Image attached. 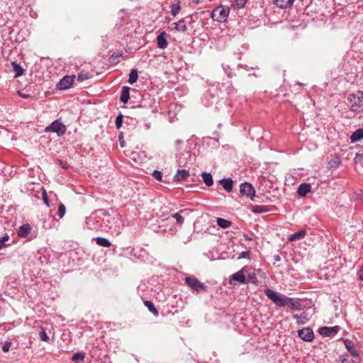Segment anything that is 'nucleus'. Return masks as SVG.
<instances>
[{
	"mask_svg": "<svg viewBox=\"0 0 363 363\" xmlns=\"http://www.w3.org/2000/svg\"><path fill=\"white\" fill-rule=\"evenodd\" d=\"M348 101L352 111L356 113L363 111V91H359L355 94L350 95Z\"/></svg>",
	"mask_w": 363,
	"mask_h": 363,
	"instance_id": "obj_1",
	"label": "nucleus"
},
{
	"mask_svg": "<svg viewBox=\"0 0 363 363\" xmlns=\"http://www.w3.org/2000/svg\"><path fill=\"white\" fill-rule=\"evenodd\" d=\"M358 4H359V6L363 8V0H359Z\"/></svg>",
	"mask_w": 363,
	"mask_h": 363,
	"instance_id": "obj_50",
	"label": "nucleus"
},
{
	"mask_svg": "<svg viewBox=\"0 0 363 363\" xmlns=\"http://www.w3.org/2000/svg\"><path fill=\"white\" fill-rule=\"evenodd\" d=\"M340 161L338 157H337L333 162V164H330L331 167L336 168L338 164H340Z\"/></svg>",
	"mask_w": 363,
	"mask_h": 363,
	"instance_id": "obj_45",
	"label": "nucleus"
},
{
	"mask_svg": "<svg viewBox=\"0 0 363 363\" xmlns=\"http://www.w3.org/2000/svg\"><path fill=\"white\" fill-rule=\"evenodd\" d=\"M359 156L360 157L361 155H360L357 154V155H356V157H355V159H357Z\"/></svg>",
	"mask_w": 363,
	"mask_h": 363,
	"instance_id": "obj_53",
	"label": "nucleus"
},
{
	"mask_svg": "<svg viewBox=\"0 0 363 363\" xmlns=\"http://www.w3.org/2000/svg\"><path fill=\"white\" fill-rule=\"evenodd\" d=\"M306 235V232L305 230H301L292 235L288 238L289 241L293 242L296 240H300L303 239Z\"/></svg>",
	"mask_w": 363,
	"mask_h": 363,
	"instance_id": "obj_19",
	"label": "nucleus"
},
{
	"mask_svg": "<svg viewBox=\"0 0 363 363\" xmlns=\"http://www.w3.org/2000/svg\"><path fill=\"white\" fill-rule=\"evenodd\" d=\"M138 78V73L136 69H133L129 74L128 82L131 84L137 82Z\"/></svg>",
	"mask_w": 363,
	"mask_h": 363,
	"instance_id": "obj_31",
	"label": "nucleus"
},
{
	"mask_svg": "<svg viewBox=\"0 0 363 363\" xmlns=\"http://www.w3.org/2000/svg\"><path fill=\"white\" fill-rule=\"evenodd\" d=\"M265 211H267V210L262 206H256L253 209V212L255 213H261Z\"/></svg>",
	"mask_w": 363,
	"mask_h": 363,
	"instance_id": "obj_42",
	"label": "nucleus"
},
{
	"mask_svg": "<svg viewBox=\"0 0 363 363\" xmlns=\"http://www.w3.org/2000/svg\"><path fill=\"white\" fill-rule=\"evenodd\" d=\"M11 65L13 67V72L15 73V77H18L23 74L24 69L21 67V65L19 64H18L16 62H13L11 63Z\"/></svg>",
	"mask_w": 363,
	"mask_h": 363,
	"instance_id": "obj_26",
	"label": "nucleus"
},
{
	"mask_svg": "<svg viewBox=\"0 0 363 363\" xmlns=\"http://www.w3.org/2000/svg\"><path fill=\"white\" fill-rule=\"evenodd\" d=\"M232 279L235 281H238L239 283L246 284L247 278L244 274V269L242 268L236 273L233 274L232 275Z\"/></svg>",
	"mask_w": 363,
	"mask_h": 363,
	"instance_id": "obj_13",
	"label": "nucleus"
},
{
	"mask_svg": "<svg viewBox=\"0 0 363 363\" xmlns=\"http://www.w3.org/2000/svg\"><path fill=\"white\" fill-rule=\"evenodd\" d=\"M345 345L347 351L351 354L352 356L357 357L359 356V352L355 349L354 343L351 340H345Z\"/></svg>",
	"mask_w": 363,
	"mask_h": 363,
	"instance_id": "obj_14",
	"label": "nucleus"
},
{
	"mask_svg": "<svg viewBox=\"0 0 363 363\" xmlns=\"http://www.w3.org/2000/svg\"><path fill=\"white\" fill-rule=\"evenodd\" d=\"M250 256V251H242L240 253L238 259L247 258Z\"/></svg>",
	"mask_w": 363,
	"mask_h": 363,
	"instance_id": "obj_43",
	"label": "nucleus"
},
{
	"mask_svg": "<svg viewBox=\"0 0 363 363\" xmlns=\"http://www.w3.org/2000/svg\"><path fill=\"white\" fill-rule=\"evenodd\" d=\"M39 335H40V338L42 341L48 342L50 339L43 328H41Z\"/></svg>",
	"mask_w": 363,
	"mask_h": 363,
	"instance_id": "obj_38",
	"label": "nucleus"
},
{
	"mask_svg": "<svg viewBox=\"0 0 363 363\" xmlns=\"http://www.w3.org/2000/svg\"><path fill=\"white\" fill-rule=\"evenodd\" d=\"M340 327L336 325L333 327H321L318 329V333L325 337L333 336L339 331Z\"/></svg>",
	"mask_w": 363,
	"mask_h": 363,
	"instance_id": "obj_9",
	"label": "nucleus"
},
{
	"mask_svg": "<svg viewBox=\"0 0 363 363\" xmlns=\"http://www.w3.org/2000/svg\"><path fill=\"white\" fill-rule=\"evenodd\" d=\"M45 130L47 132L56 133L59 136H61L65 134L66 127L60 121L55 120L45 128Z\"/></svg>",
	"mask_w": 363,
	"mask_h": 363,
	"instance_id": "obj_5",
	"label": "nucleus"
},
{
	"mask_svg": "<svg viewBox=\"0 0 363 363\" xmlns=\"http://www.w3.org/2000/svg\"><path fill=\"white\" fill-rule=\"evenodd\" d=\"M219 183L228 192H230L232 191L233 182L230 178L222 179L219 180Z\"/></svg>",
	"mask_w": 363,
	"mask_h": 363,
	"instance_id": "obj_15",
	"label": "nucleus"
},
{
	"mask_svg": "<svg viewBox=\"0 0 363 363\" xmlns=\"http://www.w3.org/2000/svg\"><path fill=\"white\" fill-rule=\"evenodd\" d=\"M31 228L29 224H25L19 228L18 235L20 238H26L30 233Z\"/></svg>",
	"mask_w": 363,
	"mask_h": 363,
	"instance_id": "obj_18",
	"label": "nucleus"
},
{
	"mask_svg": "<svg viewBox=\"0 0 363 363\" xmlns=\"http://www.w3.org/2000/svg\"><path fill=\"white\" fill-rule=\"evenodd\" d=\"M363 139V129L356 130L350 136L352 143H356Z\"/></svg>",
	"mask_w": 363,
	"mask_h": 363,
	"instance_id": "obj_21",
	"label": "nucleus"
},
{
	"mask_svg": "<svg viewBox=\"0 0 363 363\" xmlns=\"http://www.w3.org/2000/svg\"><path fill=\"white\" fill-rule=\"evenodd\" d=\"M58 216L60 218H62L66 212V208L64 204L60 203L58 206Z\"/></svg>",
	"mask_w": 363,
	"mask_h": 363,
	"instance_id": "obj_36",
	"label": "nucleus"
},
{
	"mask_svg": "<svg viewBox=\"0 0 363 363\" xmlns=\"http://www.w3.org/2000/svg\"><path fill=\"white\" fill-rule=\"evenodd\" d=\"M216 223H217V225L220 228H223V229L228 228L232 225V222L231 221H230L228 220H225V219L222 218H218L216 219Z\"/></svg>",
	"mask_w": 363,
	"mask_h": 363,
	"instance_id": "obj_24",
	"label": "nucleus"
},
{
	"mask_svg": "<svg viewBox=\"0 0 363 363\" xmlns=\"http://www.w3.org/2000/svg\"><path fill=\"white\" fill-rule=\"evenodd\" d=\"M359 278L361 281H363V266L361 267L359 272Z\"/></svg>",
	"mask_w": 363,
	"mask_h": 363,
	"instance_id": "obj_46",
	"label": "nucleus"
},
{
	"mask_svg": "<svg viewBox=\"0 0 363 363\" xmlns=\"http://www.w3.org/2000/svg\"><path fill=\"white\" fill-rule=\"evenodd\" d=\"M185 283L193 291L200 293L206 291V286L194 277H187L185 278Z\"/></svg>",
	"mask_w": 363,
	"mask_h": 363,
	"instance_id": "obj_4",
	"label": "nucleus"
},
{
	"mask_svg": "<svg viewBox=\"0 0 363 363\" xmlns=\"http://www.w3.org/2000/svg\"><path fill=\"white\" fill-rule=\"evenodd\" d=\"M203 1V0H192V2L194 3L195 4H199L200 3H201Z\"/></svg>",
	"mask_w": 363,
	"mask_h": 363,
	"instance_id": "obj_49",
	"label": "nucleus"
},
{
	"mask_svg": "<svg viewBox=\"0 0 363 363\" xmlns=\"http://www.w3.org/2000/svg\"><path fill=\"white\" fill-rule=\"evenodd\" d=\"M189 177V173L186 169H178L174 177L175 181L186 180Z\"/></svg>",
	"mask_w": 363,
	"mask_h": 363,
	"instance_id": "obj_17",
	"label": "nucleus"
},
{
	"mask_svg": "<svg viewBox=\"0 0 363 363\" xmlns=\"http://www.w3.org/2000/svg\"><path fill=\"white\" fill-rule=\"evenodd\" d=\"M170 8H171V13L173 16H176L181 10V6L179 5V3L171 4Z\"/></svg>",
	"mask_w": 363,
	"mask_h": 363,
	"instance_id": "obj_33",
	"label": "nucleus"
},
{
	"mask_svg": "<svg viewBox=\"0 0 363 363\" xmlns=\"http://www.w3.org/2000/svg\"><path fill=\"white\" fill-rule=\"evenodd\" d=\"M152 175L156 180H157V181L162 180V174L160 171L154 170Z\"/></svg>",
	"mask_w": 363,
	"mask_h": 363,
	"instance_id": "obj_40",
	"label": "nucleus"
},
{
	"mask_svg": "<svg viewBox=\"0 0 363 363\" xmlns=\"http://www.w3.org/2000/svg\"><path fill=\"white\" fill-rule=\"evenodd\" d=\"M85 355L83 352H77L72 356V360L73 362L83 361Z\"/></svg>",
	"mask_w": 363,
	"mask_h": 363,
	"instance_id": "obj_34",
	"label": "nucleus"
},
{
	"mask_svg": "<svg viewBox=\"0 0 363 363\" xmlns=\"http://www.w3.org/2000/svg\"><path fill=\"white\" fill-rule=\"evenodd\" d=\"M182 143V141L181 140H177L175 141V143H176L177 145H179V144H180V143Z\"/></svg>",
	"mask_w": 363,
	"mask_h": 363,
	"instance_id": "obj_51",
	"label": "nucleus"
},
{
	"mask_svg": "<svg viewBox=\"0 0 363 363\" xmlns=\"http://www.w3.org/2000/svg\"><path fill=\"white\" fill-rule=\"evenodd\" d=\"M311 186L309 184L302 183L298 186L297 193L299 196H304L311 191Z\"/></svg>",
	"mask_w": 363,
	"mask_h": 363,
	"instance_id": "obj_16",
	"label": "nucleus"
},
{
	"mask_svg": "<svg viewBox=\"0 0 363 363\" xmlns=\"http://www.w3.org/2000/svg\"><path fill=\"white\" fill-rule=\"evenodd\" d=\"M274 259L276 262H279L281 260V257L279 255H276L274 256Z\"/></svg>",
	"mask_w": 363,
	"mask_h": 363,
	"instance_id": "obj_48",
	"label": "nucleus"
},
{
	"mask_svg": "<svg viewBox=\"0 0 363 363\" xmlns=\"http://www.w3.org/2000/svg\"><path fill=\"white\" fill-rule=\"evenodd\" d=\"M294 318L296 320L298 325L306 324L308 321L307 315L305 313H303L301 315H294Z\"/></svg>",
	"mask_w": 363,
	"mask_h": 363,
	"instance_id": "obj_28",
	"label": "nucleus"
},
{
	"mask_svg": "<svg viewBox=\"0 0 363 363\" xmlns=\"http://www.w3.org/2000/svg\"><path fill=\"white\" fill-rule=\"evenodd\" d=\"M107 214H108L107 211H104V215H105V216H106V215H107Z\"/></svg>",
	"mask_w": 363,
	"mask_h": 363,
	"instance_id": "obj_52",
	"label": "nucleus"
},
{
	"mask_svg": "<svg viewBox=\"0 0 363 363\" xmlns=\"http://www.w3.org/2000/svg\"><path fill=\"white\" fill-rule=\"evenodd\" d=\"M18 94L23 99H27L29 97V94H25L23 93H22L21 91H19L18 92Z\"/></svg>",
	"mask_w": 363,
	"mask_h": 363,
	"instance_id": "obj_47",
	"label": "nucleus"
},
{
	"mask_svg": "<svg viewBox=\"0 0 363 363\" xmlns=\"http://www.w3.org/2000/svg\"><path fill=\"white\" fill-rule=\"evenodd\" d=\"M174 29L177 31L184 32L186 30V26L184 19H181L173 23Z\"/></svg>",
	"mask_w": 363,
	"mask_h": 363,
	"instance_id": "obj_25",
	"label": "nucleus"
},
{
	"mask_svg": "<svg viewBox=\"0 0 363 363\" xmlns=\"http://www.w3.org/2000/svg\"><path fill=\"white\" fill-rule=\"evenodd\" d=\"M264 294L269 299H270L276 306L279 307H284L287 306V301L289 297L281 295L272 289H266Z\"/></svg>",
	"mask_w": 363,
	"mask_h": 363,
	"instance_id": "obj_2",
	"label": "nucleus"
},
{
	"mask_svg": "<svg viewBox=\"0 0 363 363\" xmlns=\"http://www.w3.org/2000/svg\"><path fill=\"white\" fill-rule=\"evenodd\" d=\"M9 239V236L8 235V234H5L4 236L0 238V250H1L6 246L5 242L8 241Z\"/></svg>",
	"mask_w": 363,
	"mask_h": 363,
	"instance_id": "obj_37",
	"label": "nucleus"
},
{
	"mask_svg": "<svg viewBox=\"0 0 363 363\" xmlns=\"http://www.w3.org/2000/svg\"><path fill=\"white\" fill-rule=\"evenodd\" d=\"M294 1V0H274V3L279 8L285 9L290 7L293 4Z\"/></svg>",
	"mask_w": 363,
	"mask_h": 363,
	"instance_id": "obj_20",
	"label": "nucleus"
},
{
	"mask_svg": "<svg viewBox=\"0 0 363 363\" xmlns=\"http://www.w3.org/2000/svg\"><path fill=\"white\" fill-rule=\"evenodd\" d=\"M188 214L189 211L187 209H182L177 213L170 215L167 219L169 220L170 218H174L176 220L177 224H178L179 226H182L184 222V216H186Z\"/></svg>",
	"mask_w": 363,
	"mask_h": 363,
	"instance_id": "obj_10",
	"label": "nucleus"
},
{
	"mask_svg": "<svg viewBox=\"0 0 363 363\" xmlns=\"http://www.w3.org/2000/svg\"><path fill=\"white\" fill-rule=\"evenodd\" d=\"M240 193L242 196L249 197L252 201L255 196V190L252 185L250 183L245 182L240 186Z\"/></svg>",
	"mask_w": 363,
	"mask_h": 363,
	"instance_id": "obj_6",
	"label": "nucleus"
},
{
	"mask_svg": "<svg viewBox=\"0 0 363 363\" xmlns=\"http://www.w3.org/2000/svg\"><path fill=\"white\" fill-rule=\"evenodd\" d=\"M74 76H65L57 84V88L60 90L69 89L74 81Z\"/></svg>",
	"mask_w": 363,
	"mask_h": 363,
	"instance_id": "obj_8",
	"label": "nucleus"
},
{
	"mask_svg": "<svg viewBox=\"0 0 363 363\" xmlns=\"http://www.w3.org/2000/svg\"><path fill=\"white\" fill-rule=\"evenodd\" d=\"M230 13V9L225 6H219L215 8L211 14V18L218 22H225Z\"/></svg>",
	"mask_w": 363,
	"mask_h": 363,
	"instance_id": "obj_3",
	"label": "nucleus"
},
{
	"mask_svg": "<svg viewBox=\"0 0 363 363\" xmlns=\"http://www.w3.org/2000/svg\"><path fill=\"white\" fill-rule=\"evenodd\" d=\"M11 345V342L10 341H6L4 342L3 346H2V350L4 352H8L10 350Z\"/></svg>",
	"mask_w": 363,
	"mask_h": 363,
	"instance_id": "obj_41",
	"label": "nucleus"
},
{
	"mask_svg": "<svg viewBox=\"0 0 363 363\" xmlns=\"http://www.w3.org/2000/svg\"><path fill=\"white\" fill-rule=\"evenodd\" d=\"M42 197H43V202L47 206H50V201H49V199H48V194H47V192L45 189H43V192H42Z\"/></svg>",
	"mask_w": 363,
	"mask_h": 363,
	"instance_id": "obj_39",
	"label": "nucleus"
},
{
	"mask_svg": "<svg viewBox=\"0 0 363 363\" xmlns=\"http://www.w3.org/2000/svg\"><path fill=\"white\" fill-rule=\"evenodd\" d=\"M123 116L121 113H119L116 119V127L118 130L121 128L123 124Z\"/></svg>",
	"mask_w": 363,
	"mask_h": 363,
	"instance_id": "obj_35",
	"label": "nucleus"
},
{
	"mask_svg": "<svg viewBox=\"0 0 363 363\" xmlns=\"http://www.w3.org/2000/svg\"><path fill=\"white\" fill-rule=\"evenodd\" d=\"M232 7L234 9H242L246 4L247 0H231Z\"/></svg>",
	"mask_w": 363,
	"mask_h": 363,
	"instance_id": "obj_30",
	"label": "nucleus"
},
{
	"mask_svg": "<svg viewBox=\"0 0 363 363\" xmlns=\"http://www.w3.org/2000/svg\"><path fill=\"white\" fill-rule=\"evenodd\" d=\"M298 336L306 342H311L314 338V333L311 328H303L298 330Z\"/></svg>",
	"mask_w": 363,
	"mask_h": 363,
	"instance_id": "obj_7",
	"label": "nucleus"
},
{
	"mask_svg": "<svg viewBox=\"0 0 363 363\" xmlns=\"http://www.w3.org/2000/svg\"><path fill=\"white\" fill-rule=\"evenodd\" d=\"M145 306L148 308L150 312H151L154 315L158 316L159 312L155 307L153 303L150 301H145L144 302Z\"/></svg>",
	"mask_w": 363,
	"mask_h": 363,
	"instance_id": "obj_29",
	"label": "nucleus"
},
{
	"mask_svg": "<svg viewBox=\"0 0 363 363\" xmlns=\"http://www.w3.org/2000/svg\"><path fill=\"white\" fill-rule=\"evenodd\" d=\"M95 240L96 244L101 247H109L111 245V242L105 238L98 237L95 238Z\"/></svg>",
	"mask_w": 363,
	"mask_h": 363,
	"instance_id": "obj_27",
	"label": "nucleus"
},
{
	"mask_svg": "<svg viewBox=\"0 0 363 363\" xmlns=\"http://www.w3.org/2000/svg\"><path fill=\"white\" fill-rule=\"evenodd\" d=\"M167 34L166 32H161L157 37V47L160 49H164L167 47Z\"/></svg>",
	"mask_w": 363,
	"mask_h": 363,
	"instance_id": "obj_11",
	"label": "nucleus"
},
{
	"mask_svg": "<svg viewBox=\"0 0 363 363\" xmlns=\"http://www.w3.org/2000/svg\"><path fill=\"white\" fill-rule=\"evenodd\" d=\"M247 281H250V282H252V283H256V281H257V279H256V277H255V275H250V274H249V275L247 276Z\"/></svg>",
	"mask_w": 363,
	"mask_h": 363,
	"instance_id": "obj_44",
	"label": "nucleus"
},
{
	"mask_svg": "<svg viewBox=\"0 0 363 363\" xmlns=\"http://www.w3.org/2000/svg\"><path fill=\"white\" fill-rule=\"evenodd\" d=\"M91 77V74L89 72L82 71L78 74L77 80L80 82H84Z\"/></svg>",
	"mask_w": 363,
	"mask_h": 363,
	"instance_id": "obj_32",
	"label": "nucleus"
},
{
	"mask_svg": "<svg viewBox=\"0 0 363 363\" xmlns=\"http://www.w3.org/2000/svg\"><path fill=\"white\" fill-rule=\"evenodd\" d=\"M203 182L207 186H211L213 184V177L211 173L203 172L201 173Z\"/></svg>",
	"mask_w": 363,
	"mask_h": 363,
	"instance_id": "obj_23",
	"label": "nucleus"
},
{
	"mask_svg": "<svg viewBox=\"0 0 363 363\" xmlns=\"http://www.w3.org/2000/svg\"><path fill=\"white\" fill-rule=\"evenodd\" d=\"M287 306H290L291 308L294 311H301L303 309L302 305L299 302L298 298L289 297Z\"/></svg>",
	"mask_w": 363,
	"mask_h": 363,
	"instance_id": "obj_12",
	"label": "nucleus"
},
{
	"mask_svg": "<svg viewBox=\"0 0 363 363\" xmlns=\"http://www.w3.org/2000/svg\"><path fill=\"white\" fill-rule=\"evenodd\" d=\"M129 91L130 88L128 86H123L121 91L120 100L121 101L125 104L129 99Z\"/></svg>",
	"mask_w": 363,
	"mask_h": 363,
	"instance_id": "obj_22",
	"label": "nucleus"
}]
</instances>
